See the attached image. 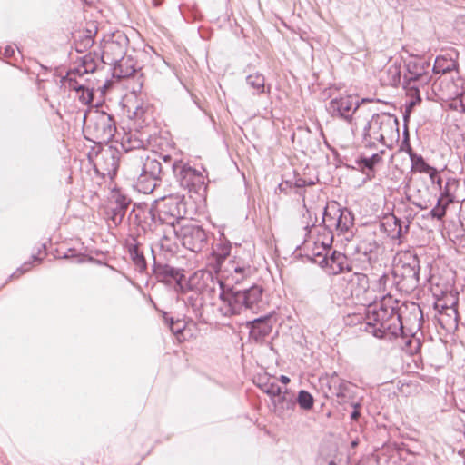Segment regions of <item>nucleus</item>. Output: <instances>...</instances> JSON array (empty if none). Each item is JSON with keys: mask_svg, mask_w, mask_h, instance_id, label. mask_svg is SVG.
<instances>
[{"mask_svg": "<svg viewBox=\"0 0 465 465\" xmlns=\"http://www.w3.org/2000/svg\"><path fill=\"white\" fill-rule=\"evenodd\" d=\"M399 301L391 295H385L377 303L370 304L366 309V331L377 338L387 333L397 336L402 332L401 315H398Z\"/></svg>", "mask_w": 465, "mask_h": 465, "instance_id": "1", "label": "nucleus"}, {"mask_svg": "<svg viewBox=\"0 0 465 465\" xmlns=\"http://www.w3.org/2000/svg\"><path fill=\"white\" fill-rule=\"evenodd\" d=\"M166 155L146 150L134 153L132 164L134 173L138 175L140 191L150 193L156 188L164 170L170 168L164 163Z\"/></svg>", "mask_w": 465, "mask_h": 465, "instance_id": "2", "label": "nucleus"}, {"mask_svg": "<svg viewBox=\"0 0 465 465\" xmlns=\"http://www.w3.org/2000/svg\"><path fill=\"white\" fill-rule=\"evenodd\" d=\"M386 136L399 137L398 118L388 113L372 114L366 123L361 134V143L364 147L373 149L377 143L387 145Z\"/></svg>", "mask_w": 465, "mask_h": 465, "instance_id": "3", "label": "nucleus"}, {"mask_svg": "<svg viewBox=\"0 0 465 465\" xmlns=\"http://www.w3.org/2000/svg\"><path fill=\"white\" fill-rule=\"evenodd\" d=\"M262 294L263 288L258 284L244 290L232 287V292L225 295V305L221 308V313L226 317L240 314L246 310L256 313L265 307Z\"/></svg>", "mask_w": 465, "mask_h": 465, "instance_id": "4", "label": "nucleus"}, {"mask_svg": "<svg viewBox=\"0 0 465 465\" xmlns=\"http://www.w3.org/2000/svg\"><path fill=\"white\" fill-rule=\"evenodd\" d=\"M392 272L399 291L410 293L419 286L420 261L412 252L398 253Z\"/></svg>", "mask_w": 465, "mask_h": 465, "instance_id": "5", "label": "nucleus"}, {"mask_svg": "<svg viewBox=\"0 0 465 465\" xmlns=\"http://www.w3.org/2000/svg\"><path fill=\"white\" fill-rule=\"evenodd\" d=\"M86 131L92 135V140L94 143H108L116 133L115 121L111 114L103 111H95L89 117Z\"/></svg>", "mask_w": 465, "mask_h": 465, "instance_id": "6", "label": "nucleus"}, {"mask_svg": "<svg viewBox=\"0 0 465 465\" xmlns=\"http://www.w3.org/2000/svg\"><path fill=\"white\" fill-rule=\"evenodd\" d=\"M331 237L322 241V251L314 252L315 262L325 268L330 274H339L351 270L350 262L345 254L338 251L331 252Z\"/></svg>", "mask_w": 465, "mask_h": 465, "instance_id": "7", "label": "nucleus"}, {"mask_svg": "<svg viewBox=\"0 0 465 465\" xmlns=\"http://www.w3.org/2000/svg\"><path fill=\"white\" fill-rule=\"evenodd\" d=\"M164 163L172 169L182 187L187 188L189 191H196L203 184V173L184 164L182 161L173 160L171 155H166Z\"/></svg>", "mask_w": 465, "mask_h": 465, "instance_id": "8", "label": "nucleus"}, {"mask_svg": "<svg viewBox=\"0 0 465 465\" xmlns=\"http://www.w3.org/2000/svg\"><path fill=\"white\" fill-rule=\"evenodd\" d=\"M174 233L188 250L198 252L207 245V233L199 225L187 223L174 228Z\"/></svg>", "mask_w": 465, "mask_h": 465, "instance_id": "9", "label": "nucleus"}, {"mask_svg": "<svg viewBox=\"0 0 465 465\" xmlns=\"http://www.w3.org/2000/svg\"><path fill=\"white\" fill-rule=\"evenodd\" d=\"M127 37L117 32L104 40L102 60L108 64H115L122 59L126 50Z\"/></svg>", "mask_w": 465, "mask_h": 465, "instance_id": "10", "label": "nucleus"}, {"mask_svg": "<svg viewBox=\"0 0 465 465\" xmlns=\"http://www.w3.org/2000/svg\"><path fill=\"white\" fill-rule=\"evenodd\" d=\"M365 101V99H362L359 102L351 95L333 98L329 102L327 111L332 117L341 118L348 123H351L353 114L361 104Z\"/></svg>", "mask_w": 465, "mask_h": 465, "instance_id": "11", "label": "nucleus"}, {"mask_svg": "<svg viewBox=\"0 0 465 465\" xmlns=\"http://www.w3.org/2000/svg\"><path fill=\"white\" fill-rule=\"evenodd\" d=\"M153 272L158 282L166 284L175 283L176 288H179L182 292H186L183 270L176 269L168 264L158 263L155 261V257H153Z\"/></svg>", "mask_w": 465, "mask_h": 465, "instance_id": "12", "label": "nucleus"}, {"mask_svg": "<svg viewBox=\"0 0 465 465\" xmlns=\"http://www.w3.org/2000/svg\"><path fill=\"white\" fill-rule=\"evenodd\" d=\"M406 73L403 82H414L420 85H428L431 76L429 73L430 63L422 58H413L405 64Z\"/></svg>", "mask_w": 465, "mask_h": 465, "instance_id": "13", "label": "nucleus"}, {"mask_svg": "<svg viewBox=\"0 0 465 465\" xmlns=\"http://www.w3.org/2000/svg\"><path fill=\"white\" fill-rule=\"evenodd\" d=\"M181 203L176 199H170L168 202L163 203V206L157 210H150V214L153 220L156 219L162 224L170 225L173 230L176 228V224L180 223V220H183V215L180 210Z\"/></svg>", "mask_w": 465, "mask_h": 465, "instance_id": "14", "label": "nucleus"}, {"mask_svg": "<svg viewBox=\"0 0 465 465\" xmlns=\"http://www.w3.org/2000/svg\"><path fill=\"white\" fill-rule=\"evenodd\" d=\"M131 202L130 198L120 192L113 193L110 203L106 207V215L114 226L122 223Z\"/></svg>", "mask_w": 465, "mask_h": 465, "instance_id": "15", "label": "nucleus"}, {"mask_svg": "<svg viewBox=\"0 0 465 465\" xmlns=\"http://www.w3.org/2000/svg\"><path fill=\"white\" fill-rule=\"evenodd\" d=\"M226 281L240 284L254 273V269L241 259H234L228 262L223 270Z\"/></svg>", "mask_w": 465, "mask_h": 465, "instance_id": "16", "label": "nucleus"}, {"mask_svg": "<svg viewBox=\"0 0 465 465\" xmlns=\"http://www.w3.org/2000/svg\"><path fill=\"white\" fill-rule=\"evenodd\" d=\"M398 315H401L402 330L404 328H408L411 331L420 329L423 314L420 307L415 302L399 306Z\"/></svg>", "mask_w": 465, "mask_h": 465, "instance_id": "17", "label": "nucleus"}, {"mask_svg": "<svg viewBox=\"0 0 465 465\" xmlns=\"http://www.w3.org/2000/svg\"><path fill=\"white\" fill-rule=\"evenodd\" d=\"M273 323L271 314L248 322L250 337L256 342L262 341L272 332Z\"/></svg>", "mask_w": 465, "mask_h": 465, "instance_id": "18", "label": "nucleus"}, {"mask_svg": "<svg viewBox=\"0 0 465 465\" xmlns=\"http://www.w3.org/2000/svg\"><path fill=\"white\" fill-rule=\"evenodd\" d=\"M149 135L144 132L137 130L129 131L124 133L122 136L120 144L124 151L131 152L136 151L135 153L145 150V144L148 143Z\"/></svg>", "mask_w": 465, "mask_h": 465, "instance_id": "19", "label": "nucleus"}, {"mask_svg": "<svg viewBox=\"0 0 465 465\" xmlns=\"http://www.w3.org/2000/svg\"><path fill=\"white\" fill-rule=\"evenodd\" d=\"M232 291V287L225 286L224 282L214 277L211 278V282L206 284L204 291L201 293L203 299L206 298H213L215 295H218L221 304L219 306V311L221 312V308L225 305V295L231 293Z\"/></svg>", "mask_w": 465, "mask_h": 465, "instance_id": "20", "label": "nucleus"}, {"mask_svg": "<svg viewBox=\"0 0 465 465\" xmlns=\"http://www.w3.org/2000/svg\"><path fill=\"white\" fill-rule=\"evenodd\" d=\"M441 195L450 203L463 202L465 200V180L464 183L461 184L456 179H448Z\"/></svg>", "mask_w": 465, "mask_h": 465, "instance_id": "21", "label": "nucleus"}, {"mask_svg": "<svg viewBox=\"0 0 465 465\" xmlns=\"http://www.w3.org/2000/svg\"><path fill=\"white\" fill-rule=\"evenodd\" d=\"M213 275V272L210 271H197L188 279L186 282H184V287L186 291H194L201 294L204 291L206 284L211 282V278Z\"/></svg>", "mask_w": 465, "mask_h": 465, "instance_id": "22", "label": "nucleus"}, {"mask_svg": "<svg viewBox=\"0 0 465 465\" xmlns=\"http://www.w3.org/2000/svg\"><path fill=\"white\" fill-rule=\"evenodd\" d=\"M403 135H404V143H406L408 144V152H409L410 159L411 162V169L415 172L424 173H427L428 172H431L432 166L429 165L425 162L424 158L421 155L417 154L412 152V149L409 144V132H408L407 126H405Z\"/></svg>", "mask_w": 465, "mask_h": 465, "instance_id": "23", "label": "nucleus"}, {"mask_svg": "<svg viewBox=\"0 0 465 465\" xmlns=\"http://www.w3.org/2000/svg\"><path fill=\"white\" fill-rule=\"evenodd\" d=\"M425 85H420L414 82H403V88L406 91V95L411 98L407 108L406 114L404 115V121L406 122L409 118V112L418 104L421 102L420 88Z\"/></svg>", "mask_w": 465, "mask_h": 465, "instance_id": "24", "label": "nucleus"}, {"mask_svg": "<svg viewBox=\"0 0 465 465\" xmlns=\"http://www.w3.org/2000/svg\"><path fill=\"white\" fill-rule=\"evenodd\" d=\"M384 151L373 153L371 157H361L357 163L369 179L374 177V167L382 162Z\"/></svg>", "mask_w": 465, "mask_h": 465, "instance_id": "25", "label": "nucleus"}, {"mask_svg": "<svg viewBox=\"0 0 465 465\" xmlns=\"http://www.w3.org/2000/svg\"><path fill=\"white\" fill-rule=\"evenodd\" d=\"M263 392L271 396L272 398L278 397V401H286L287 407L293 405L292 401H287V389H283L277 382L267 381L259 385Z\"/></svg>", "mask_w": 465, "mask_h": 465, "instance_id": "26", "label": "nucleus"}, {"mask_svg": "<svg viewBox=\"0 0 465 465\" xmlns=\"http://www.w3.org/2000/svg\"><path fill=\"white\" fill-rule=\"evenodd\" d=\"M337 214L335 213V208L329 210L325 208L322 217V225L318 226V232H321V230L327 231V235L323 241H328L331 237L333 238V231L337 232Z\"/></svg>", "mask_w": 465, "mask_h": 465, "instance_id": "27", "label": "nucleus"}, {"mask_svg": "<svg viewBox=\"0 0 465 465\" xmlns=\"http://www.w3.org/2000/svg\"><path fill=\"white\" fill-rule=\"evenodd\" d=\"M337 214V232L344 233L350 230L354 224V217L348 209L335 208Z\"/></svg>", "mask_w": 465, "mask_h": 465, "instance_id": "28", "label": "nucleus"}, {"mask_svg": "<svg viewBox=\"0 0 465 465\" xmlns=\"http://www.w3.org/2000/svg\"><path fill=\"white\" fill-rule=\"evenodd\" d=\"M128 250L135 269L140 272H145L147 268L146 261L143 252L140 251L138 244H130Z\"/></svg>", "mask_w": 465, "mask_h": 465, "instance_id": "29", "label": "nucleus"}, {"mask_svg": "<svg viewBox=\"0 0 465 465\" xmlns=\"http://www.w3.org/2000/svg\"><path fill=\"white\" fill-rule=\"evenodd\" d=\"M353 388L354 386L351 382L345 381H341L339 385L335 387V394L338 402L341 404L350 402L352 398Z\"/></svg>", "mask_w": 465, "mask_h": 465, "instance_id": "30", "label": "nucleus"}, {"mask_svg": "<svg viewBox=\"0 0 465 465\" xmlns=\"http://www.w3.org/2000/svg\"><path fill=\"white\" fill-rule=\"evenodd\" d=\"M379 245L375 241L367 242L365 241L361 242L358 246V252H361L370 264L376 262L377 260V249Z\"/></svg>", "mask_w": 465, "mask_h": 465, "instance_id": "31", "label": "nucleus"}, {"mask_svg": "<svg viewBox=\"0 0 465 465\" xmlns=\"http://www.w3.org/2000/svg\"><path fill=\"white\" fill-rule=\"evenodd\" d=\"M247 84L253 89V94H261L265 92V78L261 74H250L246 77Z\"/></svg>", "mask_w": 465, "mask_h": 465, "instance_id": "32", "label": "nucleus"}, {"mask_svg": "<svg viewBox=\"0 0 465 465\" xmlns=\"http://www.w3.org/2000/svg\"><path fill=\"white\" fill-rule=\"evenodd\" d=\"M132 61L130 59H122L118 62V66L114 68L115 74L119 78H127L132 76L135 73Z\"/></svg>", "mask_w": 465, "mask_h": 465, "instance_id": "33", "label": "nucleus"}, {"mask_svg": "<svg viewBox=\"0 0 465 465\" xmlns=\"http://www.w3.org/2000/svg\"><path fill=\"white\" fill-rule=\"evenodd\" d=\"M450 203L448 202L445 197H443L441 194L440 196L439 197L438 199V202H437V204L434 208H432L430 212V215L432 217V218H435L437 220H442L443 217L445 216L446 214V209H447V206L450 204Z\"/></svg>", "mask_w": 465, "mask_h": 465, "instance_id": "34", "label": "nucleus"}, {"mask_svg": "<svg viewBox=\"0 0 465 465\" xmlns=\"http://www.w3.org/2000/svg\"><path fill=\"white\" fill-rule=\"evenodd\" d=\"M454 66V63L451 60H447L442 56H438L435 59V63L433 65V72L436 74H443L450 71H451Z\"/></svg>", "mask_w": 465, "mask_h": 465, "instance_id": "35", "label": "nucleus"}, {"mask_svg": "<svg viewBox=\"0 0 465 465\" xmlns=\"http://www.w3.org/2000/svg\"><path fill=\"white\" fill-rule=\"evenodd\" d=\"M297 402L302 409L311 410L313 406V397L307 391L302 390L299 391Z\"/></svg>", "mask_w": 465, "mask_h": 465, "instance_id": "36", "label": "nucleus"}, {"mask_svg": "<svg viewBox=\"0 0 465 465\" xmlns=\"http://www.w3.org/2000/svg\"><path fill=\"white\" fill-rule=\"evenodd\" d=\"M165 321L168 322L171 331L176 336L182 334L185 329V322L183 321L174 320L173 317H165Z\"/></svg>", "mask_w": 465, "mask_h": 465, "instance_id": "37", "label": "nucleus"}, {"mask_svg": "<svg viewBox=\"0 0 465 465\" xmlns=\"http://www.w3.org/2000/svg\"><path fill=\"white\" fill-rule=\"evenodd\" d=\"M78 99L83 104H89L93 102L94 93L91 89L83 87L80 93H77Z\"/></svg>", "mask_w": 465, "mask_h": 465, "instance_id": "38", "label": "nucleus"}, {"mask_svg": "<svg viewBox=\"0 0 465 465\" xmlns=\"http://www.w3.org/2000/svg\"><path fill=\"white\" fill-rule=\"evenodd\" d=\"M388 73L391 75L390 84L397 85L401 82V70L397 65H391L388 69Z\"/></svg>", "mask_w": 465, "mask_h": 465, "instance_id": "39", "label": "nucleus"}, {"mask_svg": "<svg viewBox=\"0 0 465 465\" xmlns=\"http://www.w3.org/2000/svg\"><path fill=\"white\" fill-rule=\"evenodd\" d=\"M427 173L429 174L431 183H437L441 188L442 179L439 175L437 169L431 167V172H428Z\"/></svg>", "mask_w": 465, "mask_h": 465, "instance_id": "40", "label": "nucleus"}, {"mask_svg": "<svg viewBox=\"0 0 465 465\" xmlns=\"http://www.w3.org/2000/svg\"><path fill=\"white\" fill-rule=\"evenodd\" d=\"M147 110H148V107H144L143 105H137L135 107V110L134 111V117L135 119H141L144 122Z\"/></svg>", "mask_w": 465, "mask_h": 465, "instance_id": "41", "label": "nucleus"}, {"mask_svg": "<svg viewBox=\"0 0 465 465\" xmlns=\"http://www.w3.org/2000/svg\"><path fill=\"white\" fill-rule=\"evenodd\" d=\"M68 88L70 90H74L76 93H80V90L84 87L83 84H79L75 79L72 77L68 78Z\"/></svg>", "mask_w": 465, "mask_h": 465, "instance_id": "42", "label": "nucleus"}, {"mask_svg": "<svg viewBox=\"0 0 465 465\" xmlns=\"http://www.w3.org/2000/svg\"><path fill=\"white\" fill-rule=\"evenodd\" d=\"M351 404L354 409L351 414V419L352 420H357L359 419V417L361 416V412H360L361 404L359 402H354V401H351Z\"/></svg>", "mask_w": 465, "mask_h": 465, "instance_id": "43", "label": "nucleus"}, {"mask_svg": "<svg viewBox=\"0 0 465 465\" xmlns=\"http://www.w3.org/2000/svg\"><path fill=\"white\" fill-rule=\"evenodd\" d=\"M313 183L312 182H309L307 183L306 180L302 179V178H297L294 182V186L296 188H303L305 187L306 185H312Z\"/></svg>", "mask_w": 465, "mask_h": 465, "instance_id": "44", "label": "nucleus"}, {"mask_svg": "<svg viewBox=\"0 0 465 465\" xmlns=\"http://www.w3.org/2000/svg\"><path fill=\"white\" fill-rule=\"evenodd\" d=\"M389 281V276L386 275V274H383L381 275L380 278H379V281H378V284H379V287L380 289H382V291H385L386 290V283L387 282Z\"/></svg>", "mask_w": 465, "mask_h": 465, "instance_id": "45", "label": "nucleus"}, {"mask_svg": "<svg viewBox=\"0 0 465 465\" xmlns=\"http://www.w3.org/2000/svg\"><path fill=\"white\" fill-rule=\"evenodd\" d=\"M83 44H84V47L87 48V47H90L93 45L94 40L91 36H86L85 39L84 40Z\"/></svg>", "mask_w": 465, "mask_h": 465, "instance_id": "46", "label": "nucleus"}, {"mask_svg": "<svg viewBox=\"0 0 465 465\" xmlns=\"http://www.w3.org/2000/svg\"><path fill=\"white\" fill-rule=\"evenodd\" d=\"M14 53H15V50H14L13 47L6 46L5 49L4 54H5V57L9 58V57H11L14 54Z\"/></svg>", "mask_w": 465, "mask_h": 465, "instance_id": "47", "label": "nucleus"}, {"mask_svg": "<svg viewBox=\"0 0 465 465\" xmlns=\"http://www.w3.org/2000/svg\"><path fill=\"white\" fill-rule=\"evenodd\" d=\"M24 266H26V268L25 269H22V268L18 269L16 272H14L12 277H18V276H20L21 274H23L25 271H27L29 269L27 263H25Z\"/></svg>", "mask_w": 465, "mask_h": 465, "instance_id": "48", "label": "nucleus"}, {"mask_svg": "<svg viewBox=\"0 0 465 465\" xmlns=\"http://www.w3.org/2000/svg\"><path fill=\"white\" fill-rule=\"evenodd\" d=\"M223 252L219 254V261L221 258H225L227 255H229L230 252V247H224L223 248Z\"/></svg>", "mask_w": 465, "mask_h": 465, "instance_id": "49", "label": "nucleus"}, {"mask_svg": "<svg viewBox=\"0 0 465 465\" xmlns=\"http://www.w3.org/2000/svg\"><path fill=\"white\" fill-rule=\"evenodd\" d=\"M279 381L283 383V384H287L290 382V378L285 376V375H281L280 378H279Z\"/></svg>", "mask_w": 465, "mask_h": 465, "instance_id": "50", "label": "nucleus"}, {"mask_svg": "<svg viewBox=\"0 0 465 465\" xmlns=\"http://www.w3.org/2000/svg\"><path fill=\"white\" fill-rule=\"evenodd\" d=\"M358 279L362 282H364L365 283L368 282V278L365 274H359L358 276Z\"/></svg>", "mask_w": 465, "mask_h": 465, "instance_id": "51", "label": "nucleus"}, {"mask_svg": "<svg viewBox=\"0 0 465 465\" xmlns=\"http://www.w3.org/2000/svg\"><path fill=\"white\" fill-rule=\"evenodd\" d=\"M445 310L446 311H450L454 315V322H456L457 311L455 309H453V308H449V307H446Z\"/></svg>", "mask_w": 465, "mask_h": 465, "instance_id": "52", "label": "nucleus"}, {"mask_svg": "<svg viewBox=\"0 0 465 465\" xmlns=\"http://www.w3.org/2000/svg\"><path fill=\"white\" fill-rule=\"evenodd\" d=\"M327 465H336L334 460H330Z\"/></svg>", "mask_w": 465, "mask_h": 465, "instance_id": "53", "label": "nucleus"}, {"mask_svg": "<svg viewBox=\"0 0 465 465\" xmlns=\"http://www.w3.org/2000/svg\"><path fill=\"white\" fill-rule=\"evenodd\" d=\"M76 51L77 52H82V49L79 47V45L76 46Z\"/></svg>", "mask_w": 465, "mask_h": 465, "instance_id": "54", "label": "nucleus"}, {"mask_svg": "<svg viewBox=\"0 0 465 465\" xmlns=\"http://www.w3.org/2000/svg\"><path fill=\"white\" fill-rule=\"evenodd\" d=\"M401 227L400 226V229H399L398 233L400 234V233H401Z\"/></svg>", "mask_w": 465, "mask_h": 465, "instance_id": "55", "label": "nucleus"}]
</instances>
